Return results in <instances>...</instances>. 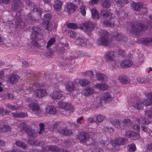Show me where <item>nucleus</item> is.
Here are the masks:
<instances>
[{
	"mask_svg": "<svg viewBox=\"0 0 152 152\" xmlns=\"http://www.w3.org/2000/svg\"><path fill=\"white\" fill-rule=\"evenodd\" d=\"M23 5V4L19 0H15L12 2V9L13 11H15L19 9Z\"/></svg>",
	"mask_w": 152,
	"mask_h": 152,
	"instance_id": "nucleus-14",
	"label": "nucleus"
},
{
	"mask_svg": "<svg viewBox=\"0 0 152 152\" xmlns=\"http://www.w3.org/2000/svg\"><path fill=\"white\" fill-rule=\"evenodd\" d=\"M116 1V4L118 7H123L125 4L130 2L131 0H115Z\"/></svg>",
	"mask_w": 152,
	"mask_h": 152,
	"instance_id": "nucleus-31",
	"label": "nucleus"
},
{
	"mask_svg": "<svg viewBox=\"0 0 152 152\" xmlns=\"http://www.w3.org/2000/svg\"><path fill=\"white\" fill-rule=\"evenodd\" d=\"M19 118H23L25 117H26L28 116V114L27 113L24 112H20L19 113Z\"/></svg>",
	"mask_w": 152,
	"mask_h": 152,
	"instance_id": "nucleus-64",
	"label": "nucleus"
},
{
	"mask_svg": "<svg viewBox=\"0 0 152 152\" xmlns=\"http://www.w3.org/2000/svg\"><path fill=\"white\" fill-rule=\"evenodd\" d=\"M99 33L100 37L96 40L97 44L105 46H108L111 42V40L109 38L107 32L106 31L100 30Z\"/></svg>",
	"mask_w": 152,
	"mask_h": 152,
	"instance_id": "nucleus-3",
	"label": "nucleus"
},
{
	"mask_svg": "<svg viewBox=\"0 0 152 152\" xmlns=\"http://www.w3.org/2000/svg\"><path fill=\"white\" fill-rule=\"evenodd\" d=\"M63 95V93L60 91H55L50 95L51 97L53 99H58L61 98Z\"/></svg>",
	"mask_w": 152,
	"mask_h": 152,
	"instance_id": "nucleus-23",
	"label": "nucleus"
},
{
	"mask_svg": "<svg viewBox=\"0 0 152 152\" xmlns=\"http://www.w3.org/2000/svg\"><path fill=\"white\" fill-rule=\"evenodd\" d=\"M14 96L12 94L7 93L5 96V98L7 99H13Z\"/></svg>",
	"mask_w": 152,
	"mask_h": 152,
	"instance_id": "nucleus-59",
	"label": "nucleus"
},
{
	"mask_svg": "<svg viewBox=\"0 0 152 152\" xmlns=\"http://www.w3.org/2000/svg\"><path fill=\"white\" fill-rule=\"evenodd\" d=\"M125 135L128 137H131V138L134 140L138 139L140 137L139 133L130 131H126Z\"/></svg>",
	"mask_w": 152,
	"mask_h": 152,
	"instance_id": "nucleus-9",
	"label": "nucleus"
},
{
	"mask_svg": "<svg viewBox=\"0 0 152 152\" xmlns=\"http://www.w3.org/2000/svg\"><path fill=\"white\" fill-rule=\"evenodd\" d=\"M94 89L89 86L86 87L83 91V94L85 96H88L94 93Z\"/></svg>",
	"mask_w": 152,
	"mask_h": 152,
	"instance_id": "nucleus-20",
	"label": "nucleus"
},
{
	"mask_svg": "<svg viewBox=\"0 0 152 152\" xmlns=\"http://www.w3.org/2000/svg\"><path fill=\"white\" fill-rule=\"evenodd\" d=\"M101 16H102L104 18H108L109 17V18H110V16H111V18L113 17V14H111V13L108 11L105 10H103L101 11L100 12Z\"/></svg>",
	"mask_w": 152,
	"mask_h": 152,
	"instance_id": "nucleus-28",
	"label": "nucleus"
},
{
	"mask_svg": "<svg viewBox=\"0 0 152 152\" xmlns=\"http://www.w3.org/2000/svg\"><path fill=\"white\" fill-rule=\"evenodd\" d=\"M46 111L50 114H55L56 112L55 108L53 106L49 107L48 108H47Z\"/></svg>",
	"mask_w": 152,
	"mask_h": 152,
	"instance_id": "nucleus-42",
	"label": "nucleus"
},
{
	"mask_svg": "<svg viewBox=\"0 0 152 152\" xmlns=\"http://www.w3.org/2000/svg\"><path fill=\"white\" fill-rule=\"evenodd\" d=\"M75 43L76 44L80 45L82 46H84L87 44V40L86 39L78 37L76 39Z\"/></svg>",
	"mask_w": 152,
	"mask_h": 152,
	"instance_id": "nucleus-26",
	"label": "nucleus"
},
{
	"mask_svg": "<svg viewBox=\"0 0 152 152\" xmlns=\"http://www.w3.org/2000/svg\"><path fill=\"white\" fill-rule=\"evenodd\" d=\"M148 28V27L143 24L138 22H132L130 23L128 29L131 33H136L146 30Z\"/></svg>",
	"mask_w": 152,
	"mask_h": 152,
	"instance_id": "nucleus-4",
	"label": "nucleus"
},
{
	"mask_svg": "<svg viewBox=\"0 0 152 152\" xmlns=\"http://www.w3.org/2000/svg\"><path fill=\"white\" fill-rule=\"evenodd\" d=\"M24 90L26 94H28L33 91L34 88L32 87L31 85H30V87H26Z\"/></svg>",
	"mask_w": 152,
	"mask_h": 152,
	"instance_id": "nucleus-56",
	"label": "nucleus"
},
{
	"mask_svg": "<svg viewBox=\"0 0 152 152\" xmlns=\"http://www.w3.org/2000/svg\"><path fill=\"white\" fill-rule=\"evenodd\" d=\"M84 75L91 78L93 75V73L92 71H88L84 72Z\"/></svg>",
	"mask_w": 152,
	"mask_h": 152,
	"instance_id": "nucleus-58",
	"label": "nucleus"
},
{
	"mask_svg": "<svg viewBox=\"0 0 152 152\" xmlns=\"http://www.w3.org/2000/svg\"><path fill=\"white\" fill-rule=\"evenodd\" d=\"M113 51H110L104 55V58L107 61H111L114 60L115 55Z\"/></svg>",
	"mask_w": 152,
	"mask_h": 152,
	"instance_id": "nucleus-13",
	"label": "nucleus"
},
{
	"mask_svg": "<svg viewBox=\"0 0 152 152\" xmlns=\"http://www.w3.org/2000/svg\"><path fill=\"white\" fill-rule=\"evenodd\" d=\"M113 98L112 96L109 93H105L101 98L99 105L100 106V105H103L104 104L110 102L112 100Z\"/></svg>",
	"mask_w": 152,
	"mask_h": 152,
	"instance_id": "nucleus-7",
	"label": "nucleus"
},
{
	"mask_svg": "<svg viewBox=\"0 0 152 152\" xmlns=\"http://www.w3.org/2000/svg\"><path fill=\"white\" fill-rule=\"evenodd\" d=\"M83 28L87 31H91L95 27V25L90 21H86L83 24Z\"/></svg>",
	"mask_w": 152,
	"mask_h": 152,
	"instance_id": "nucleus-12",
	"label": "nucleus"
},
{
	"mask_svg": "<svg viewBox=\"0 0 152 152\" xmlns=\"http://www.w3.org/2000/svg\"><path fill=\"white\" fill-rule=\"evenodd\" d=\"M145 115L148 118H152V110H146Z\"/></svg>",
	"mask_w": 152,
	"mask_h": 152,
	"instance_id": "nucleus-54",
	"label": "nucleus"
},
{
	"mask_svg": "<svg viewBox=\"0 0 152 152\" xmlns=\"http://www.w3.org/2000/svg\"><path fill=\"white\" fill-rule=\"evenodd\" d=\"M99 142L103 146V148L105 149L108 148V146L109 145V142L108 141H104L101 139H99Z\"/></svg>",
	"mask_w": 152,
	"mask_h": 152,
	"instance_id": "nucleus-43",
	"label": "nucleus"
},
{
	"mask_svg": "<svg viewBox=\"0 0 152 152\" xmlns=\"http://www.w3.org/2000/svg\"><path fill=\"white\" fill-rule=\"evenodd\" d=\"M66 26L68 28L72 29H77L78 28V26L77 24L74 23H66Z\"/></svg>",
	"mask_w": 152,
	"mask_h": 152,
	"instance_id": "nucleus-46",
	"label": "nucleus"
},
{
	"mask_svg": "<svg viewBox=\"0 0 152 152\" xmlns=\"http://www.w3.org/2000/svg\"><path fill=\"white\" fill-rule=\"evenodd\" d=\"M20 78L17 75L12 74L8 78V81L10 84H14L18 82Z\"/></svg>",
	"mask_w": 152,
	"mask_h": 152,
	"instance_id": "nucleus-18",
	"label": "nucleus"
},
{
	"mask_svg": "<svg viewBox=\"0 0 152 152\" xmlns=\"http://www.w3.org/2000/svg\"><path fill=\"white\" fill-rule=\"evenodd\" d=\"M101 4L104 8H108L111 6V2L110 0H101Z\"/></svg>",
	"mask_w": 152,
	"mask_h": 152,
	"instance_id": "nucleus-32",
	"label": "nucleus"
},
{
	"mask_svg": "<svg viewBox=\"0 0 152 152\" xmlns=\"http://www.w3.org/2000/svg\"><path fill=\"white\" fill-rule=\"evenodd\" d=\"M101 88V90H104L107 89L108 88V86L107 84L105 83H103L102 84Z\"/></svg>",
	"mask_w": 152,
	"mask_h": 152,
	"instance_id": "nucleus-63",
	"label": "nucleus"
},
{
	"mask_svg": "<svg viewBox=\"0 0 152 152\" xmlns=\"http://www.w3.org/2000/svg\"><path fill=\"white\" fill-rule=\"evenodd\" d=\"M120 64L122 68L130 67L132 65L133 62L129 60H123L121 63Z\"/></svg>",
	"mask_w": 152,
	"mask_h": 152,
	"instance_id": "nucleus-29",
	"label": "nucleus"
},
{
	"mask_svg": "<svg viewBox=\"0 0 152 152\" xmlns=\"http://www.w3.org/2000/svg\"><path fill=\"white\" fill-rule=\"evenodd\" d=\"M16 28L19 30H21L23 29L26 25V23L23 21L19 17L15 21Z\"/></svg>",
	"mask_w": 152,
	"mask_h": 152,
	"instance_id": "nucleus-11",
	"label": "nucleus"
},
{
	"mask_svg": "<svg viewBox=\"0 0 152 152\" xmlns=\"http://www.w3.org/2000/svg\"><path fill=\"white\" fill-rule=\"evenodd\" d=\"M90 82V81L86 79H83L79 80L78 83L80 86L83 87H84L87 85H89Z\"/></svg>",
	"mask_w": 152,
	"mask_h": 152,
	"instance_id": "nucleus-40",
	"label": "nucleus"
},
{
	"mask_svg": "<svg viewBox=\"0 0 152 152\" xmlns=\"http://www.w3.org/2000/svg\"><path fill=\"white\" fill-rule=\"evenodd\" d=\"M136 121L139 124H144L146 123L145 118L143 117H140L137 118L136 119Z\"/></svg>",
	"mask_w": 152,
	"mask_h": 152,
	"instance_id": "nucleus-47",
	"label": "nucleus"
},
{
	"mask_svg": "<svg viewBox=\"0 0 152 152\" xmlns=\"http://www.w3.org/2000/svg\"><path fill=\"white\" fill-rule=\"evenodd\" d=\"M143 4L142 2L134 3L131 4V6L132 10L136 11H139Z\"/></svg>",
	"mask_w": 152,
	"mask_h": 152,
	"instance_id": "nucleus-25",
	"label": "nucleus"
},
{
	"mask_svg": "<svg viewBox=\"0 0 152 152\" xmlns=\"http://www.w3.org/2000/svg\"><path fill=\"white\" fill-rule=\"evenodd\" d=\"M58 132L60 134L66 136H69L72 133V132L71 130L68 129L66 128H63L61 126L58 128Z\"/></svg>",
	"mask_w": 152,
	"mask_h": 152,
	"instance_id": "nucleus-15",
	"label": "nucleus"
},
{
	"mask_svg": "<svg viewBox=\"0 0 152 152\" xmlns=\"http://www.w3.org/2000/svg\"><path fill=\"white\" fill-rule=\"evenodd\" d=\"M30 144L33 145H38L40 144L41 142L38 140H31L30 141Z\"/></svg>",
	"mask_w": 152,
	"mask_h": 152,
	"instance_id": "nucleus-52",
	"label": "nucleus"
},
{
	"mask_svg": "<svg viewBox=\"0 0 152 152\" xmlns=\"http://www.w3.org/2000/svg\"><path fill=\"white\" fill-rule=\"evenodd\" d=\"M103 130L104 131L109 133L113 132L114 131V129L113 127H108L107 126L104 127Z\"/></svg>",
	"mask_w": 152,
	"mask_h": 152,
	"instance_id": "nucleus-57",
	"label": "nucleus"
},
{
	"mask_svg": "<svg viewBox=\"0 0 152 152\" xmlns=\"http://www.w3.org/2000/svg\"><path fill=\"white\" fill-rule=\"evenodd\" d=\"M62 3L59 0H56L54 1L53 6L55 10L59 11L61 9Z\"/></svg>",
	"mask_w": 152,
	"mask_h": 152,
	"instance_id": "nucleus-30",
	"label": "nucleus"
},
{
	"mask_svg": "<svg viewBox=\"0 0 152 152\" xmlns=\"http://www.w3.org/2000/svg\"><path fill=\"white\" fill-rule=\"evenodd\" d=\"M34 21V17L31 14H28L26 17L25 21L27 24H32Z\"/></svg>",
	"mask_w": 152,
	"mask_h": 152,
	"instance_id": "nucleus-34",
	"label": "nucleus"
},
{
	"mask_svg": "<svg viewBox=\"0 0 152 152\" xmlns=\"http://www.w3.org/2000/svg\"><path fill=\"white\" fill-rule=\"evenodd\" d=\"M139 42L143 45H152V38L150 37H145L140 39Z\"/></svg>",
	"mask_w": 152,
	"mask_h": 152,
	"instance_id": "nucleus-22",
	"label": "nucleus"
},
{
	"mask_svg": "<svg viewBox=\"0 0 152 152\" xmlns=\"http://www.w3.org/2000/svg\"><path fill=\"white\" fill-rule=\"evenodd\" d=\"M34 96L40 98H42L46 96L47 93L45 89L39 88L34 90Z\"/></svg>",
	"mask_w": 152,
	"mask_h": 152,
	"instance_id": "nucleus-10",
	"label": "nucleus"
},
{
	"mask_svg": "<svg viewBox=\"0 0 152 152\" xmlns=\"http://www.w3.org/2000/svg\"><path fill=\"white\" fill-rule=\"evenodd\" d=\"M77 138L81 143L86 144L87 145H92L95 147L98 146L97 142L90 137L89 134L87 132H80L77 135Z\"/></svg>",
	"mask_w": 152,
	"mask_h": 152,
	"instance_id": "nucleus-1",
	"label": "nucleus"
},
{
	"mask_svg": "<svg viewBox=\"0 0 152 152\" xmlns=\"http://www.w3.org/2000/svg\"><path fill=\"white\" fill-rule=\"evenodd\" d=\"M118 79L120 82L124 84H128L130 82L129 77L125 75H119Z\"/></svg>",
	"mask_w": 152,
	"mask_h": 152,
	"instance_id": "nucleus-24",
	"label": "nucleus"
},
{
	"mask_svg": "<svg viewBox=\"0 0 152 152\" xmlns=\"http://www.w3.org/2000/svg\"><path fill=\"white\" fill-rule=\"evenodd\" d=\"M90 11L91 13L92 16L93 18L96 19H99V15L97 10L94 9H90Z\"/></svg>",
	"mask_w": 152,
	"mask_h": 152,
	"instance_id": "nucleus-37",
	"label": "nucleus"
},
{
	"mask_svg": "<svg viewBox=\"0 0 152 152\" xmlns=\"http://www.w3.org/2000/svg\"><path fill=\"white\" fill-rule=\"evenodd\" d=\"M6 106L12 110H16L19 109V107L16 106L15 105H13L9 104H7Z\"/></svg>",
	"mask_w": 152,
	"mask_h": 152,
	"instance_id": "nucleus-50",
	"label": "nucleus"
},
{
	"mask_svg": "<svg viewBox=\"0 0 152 152\" xmlns=\"http://www.w3.org/2000/svg\"><path fill=\"white\" fill-rule=\"evenodd\" d=\"M80 8L81 14L83 16H85L86 13L85 6L84 5H82L80 7Z\"/></svg>",
	"mask_w": 152,
	"mask_h": 152,
	"instance_id": "nucleus-55",
	"label": "nucleus"
},
{
	"mask_svg": "<svg viewBox=\"0 0 152 152\" xmlns=\"http://www.w3.org/2000/svg\"><path fill=\"white\" fill-rule=\"evenodd\" d=\"M52 15L49 13H47L43 16V23H47L48 22H51L50 20L51 19Z\"/></svg>",
	"mask_w": 152,
	"mask_h": 152,
	"instance_id": "nucleus-39",
	"label": "nucleus"
},
{
	"mask_svg": "<svg viewBox=\"0 0 152 152\" xmlns=\"http://www.w3.org/2000/svg\"><path fill=\"white\" fill-rule=\"evenodd\" d=\"M55 42L56 39L54 37L50 38L47 42V45H46L47 48H49L51 45L54 44Z\"/></svg>",
	"mask_w": 152,
	"mask_h": 152,
	"instance_id": "nucleus-48",
	"label": "nucleus"
},
{
	"mask_svg": "<svg viewBox=\"0 0 152 152\" xmlns=\"http://www.w3.org/2000/svg\"><path fill=\"white\" fill-rule=\"evenodd\" d=\"M142 7L139 11L141 14H143L147 12V10L145 5L143 4Z\"/></svg>",
	"mask_w": 152,
	"mask_h": 152,
	"instance_id": "nucleus-53",
	"label": "nucleus"
},
{
	"mask_svg": "<svg viewBox=\"0 0 152 152\" xmlns=\"http://www.w3.org/2000/svg\"><path fill=\"white\" fill-rule=\"evenodd\" d=\"M42 30L38 27H34L32 32L31 34V37L33 40H38L42 38Z\"/></svg>",
	"mask_w": 152,
	"mask_h": 152,
	"instance_id": "nucleus-6",
	"label": "nucleus"
},
{
	"mask_svg": "<svg viewBox=\"0 0 152 152\" xmlns=\"http://www.w3.org/2000/svg\"><path fill=\"white\" fill-rule=\"evenodd\" d=\"M105 118L103 115H99L96 117V120L99 122H102Z\"/></svg>",
	"mask_w": 152,
	"mask_h": 152,
	"instance_id": "nucleus-51",
	"label": "nucleus"
},
{
	"mask_svg": "<svg viewBox=\"0 0 152 152\" xmlns=\"http://www.w3.org/2000/svg\"><path fill=\"white\" fill-rule=\"evenodd\" d=\"M77 7L72 3L68 4L65 8V11L69 13H73L75 12L77 9Z\"/></svg>",
	"mask_w": 152,
	"mask_h": 152,
	"instance_id": "nucleus-17",
	"label": "nucleus"
},
{
	"mask_svg": "<svg viewBox=\"0 0 152 152\" xmlns=\"http://www.w3.org/2000/svg\"><path fill=\"white\" fill-rule=\"evenodd\" d=\"M65 87L66 90L69 92H71L74 90H79L80 86L78 85L77 83H67L65 85Z\"/></svg>",
	"mask_w": 152,
	"mask_h": 152,
	"instance_id": "nucleus-8",
	"label": "nucleus"
},
{
	"mask_svg": "<svg viewBox=\"0 0 152 152\" xmlns=\"http://www.w3.org/2000/svg\"><path fill=\"white\" fill-rule=\"evenodd\" d=\"M126 140L124 138L118 137L114 141L115 145H120L126 143Z\"/></svg>",
	"mask_w": 152,
	"mask_h": 152,
	"instance_id": "nucleus-27",
	"label": "nucleus"
},
{
	"mask_svg": "<svg viewBox=\"0 0 152 152\" xmlns=\"http://www.w3.org/2000/svg\"><path fill=\"white\" fill-rule=\"evenodd\" d=\"M25 73H26V75H28L27 77H31L33 75V72L30 70H26Z\"/></svg>",
	"mask_w": 152,
	"mask_h": 152,
	"instance_id": "nucleus-61",
	"label": "nucleus"
},
{
	"mask_svg": "<svg viewBox=\"0 0 152 152\" xmlns=\"http://www.w3.org/2000/svg\"><path fill=\"white\" fill-rule=\"evenodd\" d=\"M127 148L129 152H134L136 150L135 145L134 143L129 145Z\"/></svg>",
	"mask_w": 152,
	"mask_h": 152,
	"instance_id": "nucleus-44",
	"label": "nucleus"
},
{
	"mask_svg": "<svg viewBox=\"0 0 152 152\" xmlns=\"http://www.w3.org/2000/svg\"><path fill=\"white\" fill-rule=\"evenodd\" d=\"M69 33L70 34V36L72 38L75 37L77 36V34L74 31L71 30H69Z\"/></svg>",
	"mask_w": 152,
	"mask_h": 152,
	"instance_id": "nucleus-60",
	"label": "nucleus"
},
{
	"mask_svg": "<svg viewBox=\"0 0 152 152\" xmlns=\"http://www.w3.org/2000/svg\"><path fill=\"white\" fill-rule=\"evenodd\" d=\"M114 36L115 37L116 39L119 41H125V37L124 36L121 34H120L118 33L115 32L114 34Z\"/></svg>",
	"mask_w": 152,
	"mask_h": 152,
	"instance_id": "nucleus-33",
	"label": "nucleus"
},
{
	"mask_svg": "<svg viewBox=\"0 0 152 152\" xmlns=\"http://www.w3.org/2000/svg\"><path fill=\"white\" fill-rule=\"evenodd\" d=\"M109 122L115 127L118 129H124L126 126H129L131 124V121L129 119H124V121L115 119L114 118H110Z\"/></svg>",
	"mask_w": 152,
	"mask_h": 152,
	"instance_id": "nucleus-2",
	"label": "nucleus"
},
{
	"mask_svg": "<svg viewBox=\"0 0 152 152\" xmlns=\"http://www.w3.org/2000/svg\"><path fill=\"white\" fill-rule=\"evenodd\" d=\"M132 128L134 130L137 131V132L140 131V127L139 126L135 124L132 126Z\"/></svg>",
	"mask_w": 152,
	"mask_h": 152,
	"instance_id": "nucleus-62",
	"label": "nucleus"
},
{
	"mask_svg": "<svg viewBox=\"0 0 152 152\" xmlns=\"http://www.w3.org/2000/svg\"><path fill=\"white\" fill-rule=\"evenodd\" d=\"M96 76L98 80L106 81L107 79V76L104 74L101 73H96Z\"/></svg>",
	"mask_w": 152,
	"mask_h": 152,
	"instance_id": "nucleus-35",
	"label": "nucleus"
},
{
	"mask_svg": "<svg viewBox=\"0 0 152 152\" xmlns=\"http://www.w3.org/2000/svg\"><path fill=\"white\" fill-rule=\"evenodd\" d=\"M44 28L48 31H51L53 29V24L51 22H48L47 23H44L42 24Z\"/></svg>",
	"mask_w": 152,
	"mask_h": 152,
	"instance_id": "nucleus-36",
	"label": "nucleus"
},
{
	"mask_svg": "<svg viewBox=\"0 0 152 152\" xmlns=\"http://www.w3.org/2000/svg\"><path fill=\"white\" fill-rule=\"evenodd\" d=\"M11 127L8 125L4 124L0 127V133L2 132H6L10 131Z\"/></svg>",
	"mask_w": 152,
	"mask_h": 152,
	"instance_id": "nucleus-38",
	"label": "nucleus"
},
{
	"mask_svg": "<svg viewBox=\"0 0 152 152\" xmlns=\"http://www.w3.org/2000/svg\"><path fill=\"white\" fill-rule=\"evenodd\" d=\"M60 104L61 108L66 110L72 111L74 110L73 106L68 103L61 102Z\"/></svg>",
	"mask_w": 152,
	"mask_h": 152,
	"instance_id": "nucleus-19",
	"label": "nucleus"
},
{
	"mask_svg": "<svg viewBox=\"0 0 152 152\" xmlns=\"http://www.w3.org/2000/svg\"><path fill=\"white\" fill-rule=\"evenodd\" d=\"M25 2L28 6H31L33 7V12H41V9L37 7L36 5L32 3L31 1L30 0H25Z\"/></svg>",
	"mask_w": 152,
	"mask_h": 152,
	"instance_id": "nucleus-21",
	"label": "nucleus"
},
{
	"mask_svg": "<svg viewBox=\"0 0 152 152\" xmlns=\"http://www.w3.org/2000/svg\"><path fill=\"white\" fill-rule=\"evenodd\" d=\"M28 107L29 109L35 112L36 113H37L40 109L39 105L36 103H31L28 104Z\"/></svg>",
	"mask_w": 152,
	"mask_h": 152,
	"instance_id": "nucleus-16",
	"label": "nucleus"
},
{
	"mask_svg": "<svg viewBox=\"0 0 152 152\" xmlns=\"http://www.w3.org/2000/svg\"><path fill=\"white\" fill-rule=\"evenodd\" d=\"M19 126L20 129H23L31 137L34 138L37 137L38 134L37 132L25 123L20 124Z\"/></svg>",
	"mask_w": 152,
	"mask_h": 152,
	"instance_id": "nucleus-5",
	"label": "nucleus"
},
{
	"mask_svg": "<svg viewBox=\"0 0 152 152\" xmlns=\"http://www.w3.org/2000/svg\"><path fill=\"white\" fill-rule=\"evenodd\" d=\"M15 144L17 146L20 147L23 149H25L26 148V144L20 141H16L15 142Z\"/></svg>",
	"mask_w": 152,
	"mask_h": 152,
	"instance_id": "nucleus-49",
	"label": "nucleus"
},
{
	"mask_svg": "<svg viewBox=\"0 0 152 152\" xmlns=\"http://www.w3.org/2000/svg\"><path fill=\"white\" fill-rule=\"evenodd\" d=\"M62 60H70L72 61L74 58V57L72 56H67V55H63L61 57Z\"/></svg>",
	"mask_w": 152,
	"mask_h": 152,
	"instance_id": "nucleus-45",
	"label": "nucleus"
},
{
	"mask_svg": "<svg viewBox=\"0 0 152 152\" xmlns=\"http://www.w3.org/2000/svg\"><path fill=\"white\" fill-rule=\"evenodd\" d=\"M104 25L107 27L112 28L114 26V23L113 21L110 20H104L103 21Z\"/></svg>",
	"mask_w": 152,
	"mask_h": 152,
	"instance_id": "nucleus-41",
	"label": "nucleus"
}]
</instances>
